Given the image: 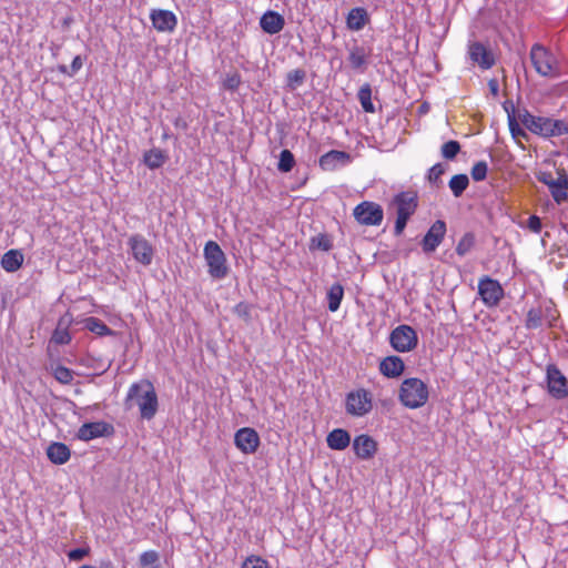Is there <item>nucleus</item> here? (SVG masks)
I'll list each match as a JSON object with an SVG mask.
<instances>
[{
    "mask_svg": "<svg viewBox=\"0 0 568 568\" xmlns=\"http://www.w3.org/2000/svg\"><path fill=\"white\" fill-rule=\"evenodd\" d=\"M552 307L550 305L545 307L544 316L547 317L549 321L555 320V315L551 314Z\"/></svg>",
    "mask_w": 568,
    "mask_h": 568,
    "instance_id": "obj_54",
    "label": "nucleus"
},
{
    "mask_svg": "<svg viewBox=\"0 0 568 568\" xmlns=\"http://www.w3.org/2000/svg\"><path fill=\"white\" fill-rule=\"evenodd\" d=\"M326 443L333 450H344L351 444V435L343 428H335L328 433Z\"/></svg>",
    "mask_w": 568,
    "mask_h": 568,
    "instance_id": "obj_24",
    "label": "nucleus"
},
{
    "mask_svg": "<svg viewBox=\"0 0 568 568\" xmlns=\"http://www.w3.org/2000/svg\"><path fill=\"white\" fill-rule=\"evenodd\" d=\"M242 568H270L266 560L257 556H251L246 558L242 565Z\"/></svg>",
    "mask_w": 568,
    "mask_h": 568,
    "instance_id": "obj_44",
    "label": "nucleus"
},
{
    "mask_svg": "<svg viewBox=\"0 0 568 568\" xmlns=\"http://www.w3.org/2000/svg\"><path fill=\"white\" fill-rule=\"evenodd\" d=\"M527 227L534 233H539L542 227L540 217L537 215L529 216L527 220Z\"/></svg>",
    "mask_w": 568,
    "mask_h": 568,
    "instance_id": "obj_49",
    "label": "nucleus"
},
{
    "mask_svg": "<svg viewBox=\"0 0 568 568\" xmlns=\"http://www.w3.org/2000/svg\"><path fill=\"white\" fill-rule=\"evenodd\" d=\"M59 71H60L61 73H64V74H68V75H69V72H70L69 68H68V67H65V65H60V67H59Z\"/></svg>",
    "mask_w": 568,
    "mask_h": 568,
    "instance_id": "obj_56",
    "label": "nucleus"
},
{
    "mask_svg": "<svg viewBox=\"0 0 568 568\" xmlns=\"http://www.w3.org/2000/svg\"><path fill=\"white\" fill-rule=\"evenodd\" d=\"M284 26V17L273 10L266 11L260 19L261 29L268 34H276L281 32Z\"/></svg>",
    "mask_w": 568,
    "mask_h": 568,
    "instance_id": "obj_20",
    "label": "nucleus"
},
{
    "mask_svg": "<svg viewBox=\"0 0 568 568\" xmlns=\"http://www.w3.org/2000/svg\"><path fill=\"white\" fill-rule=\"evenodd\" d=\"M487 172H488L487 163L485 161H478L473 165V168L470 170V175L474 181L480 182L487 178Z\"/></svg>",
    "mask_w": 568,
    "mask_h": 568,
    "instance_id": "obj_41",
    "label": "nucleus"
},
{
    "mask_svg": "<svg viewBox=\"0 0 568 568\" xmlns=\"http://www.w3.org/2000/svg\"><path fill=\"white\" fill-rule=\"evenodd\" d=\"M168 159L169 156L165 151L158 148H153L144 153L143 163L150 170H156L161 168L166 162Z\"/></svg>",
    "mask_w": 568,
    "mask_h": 568,
    "instance_id": "obj_26",
    "label": "nucleus"
},
{
    "mask_svg": "<svg viewBox=\"0 0 568 568\" xmlns=\"http://www.w3.org/2000/svg\"><path fill=\"white\" fill-rule=\"evenodd\" d=\"M294 164H295V159H294L293 153L287 149L282 150L280 153V160H278V164H277L278 171H281L283 173H287V172L292 171V169L294 168Z\"/></svg>",
    "mask_w": 568,
    "mask_h": 568,
    "instance_id": "obj_36",
    "label": "nucleus"
},
{
    "mask_svg": "<svg viewBox=\"0 0 568 568\" xmlns=\"http://www.w3.org/2000/svg\"><path fill=\"white\" fill-rule=\"evenodd\" d=\"M555 183L565 185V189H568V175L565 172L559 173L558 179H555Z\"/></svg>",
    "mask_w": 568,
    "mask_h": 568,
    "instance_id": "obj_52",
    "label": "nucleus"
},
{
    "mask_svg": "<svg viewBox=\"0 0 568 568\" xmlns=\"http://www.w3.org/2000/svg\"><path fill=\"white\" fill-rule=\"evenodd\" d=\"M52 375L59 383L63 385L71 384L73 381V371L62 365L52 367Z\"/></svg>",
    "mask_w": 568,
    "mask_h": 568,
    "instance_id": "obj_38",
    "label": "nucleus"
},
{
    "mask_svg": "<svg viewBox=\"0 0 568 568\" xmlns=\"http://www.w3.org/2000/svg\"><path fill=\"white\" fill-rule=\"evenodd\" d=\"M333 242L327 234H318L311 240V248H318L324 252L331 251Z\"/></svg>",
    "mask_w": 568,
    "mask_h": 568,
    "instance_id": "obj_39",
    "label": "nucleus"
},
{
    "mask_svg": "<svg viewBox=\"0 0 568 568\" xmlns=\"http://www.w3.org/2000/svg\"><path fill=\"white\" fill-rule=\"evenodd\" d=\"M508 125H509V131L514 138L526 136L524 129L520 128V125L517 123L515 116L509 113H508Z\"/></svg>",
    "mask_w": 568,
    "mask_h": 568,
    "instance_id": "obj_46",
    "label": "nucleus"
},
{
    "mask_svg": "<svg viewBox=\"0 0 568 568\" xmlns=\"http://www.w3.org/2000/svg\"><path fill=\"white\" fill-rule=\"evenodd\" d=\"M568 189H565V185H561V184H557V183H554L550 187H549V191H550V194L554 199V201L557 203V204H561L562 202H565L567 199H568V192H567Z\"/></svg>",
    "mask_w": 568,
    "mask_h": 568,
    "instance_id": "obj_43",
    "label": "nucleus"
},
{
    "mask_svg": "<svg viewBox=\"0 0 568 568\" xmlns=\"http://www.w3.org/2000/svg\"><path fill=\"white\" fill-rule=\"evenodd\" d=\"M468 185L469 179L466 174H456L450 179L448 183V186L455 197L462 196Z\"/></svg>",
    "mask_w": 568,
    "mask_h": 568,
    "instance_id": "obj_31",
    "label": "nucleus"
},
{
    "mask_svg": "<svg viewBox=\"0 0 568 568\" xmlns=\"http://www.w3.org/2000/svg\"><path fill=\"white\" fill-rule=\"evenodd\" d=\"M358 101L365 112L374 113L375 106L372 102V88L371 84H363L357 93Z\"/></svg>",
    "mask_w": 568,
    "mask_h": 568,
    "instance_id": "obj_30",
    "label": "nucleus"
},
{
    "mask_svg": "<svg viewBox=\"0 0 568 568\" xmlns=\"http://www.w3.org/2000/svg\"><path fill=\"white\" fill-rule=\"evenodd\" d=\"M23 263V255L17 250L6 252L1 258V266L4 271L13 273L18 271Z\"/></svg>",
    "mask_w": 568,
    "mask_h": 568,
    "instance_id": "obj_27",
    "label": "nucleus"
},
{
    "mask_svg": "<svg viewBox=\"0 0 568 568\" xmlns=\"http://www.w3.org/2000/svg\"><path fill=\"white\" fill-rule=\"evenodd\" d=\"M518 118L527 130L541 138L549 139L568 134V122L566 120L537 116L526 109L519 111Z\"/></svg>",
    "mask_w": 568,
    "mask_h": 568,
    "instance_id": "obj_1",
    "label": "nucleus"
},
{
    "mask_svg": "<svg viewBox=\"0 0 568 568\" xmlns=\"http://www.w3.org/2000/svg\"><path fill=\"white\" fill-rule=\"evenodd\" d=\"M242 83L241 74L239 72L227 73L223 80V88L227 91L234 92Z\"/></svg>",
    "mask_w": 568,
    "mask_h": 568,
    "instance_id": "obj_42",
    "label": "nucleus"
},
{
    "mask_svg": "<svg viewBox=\"0 0 568 568\" xmlns=\"http://www.w3.org/2000/svg\"><path fill=\"white\" fill-rule=\"evenodd\" d=\"M535 71L545 78H555L559 74L556 57L545 45L535 43L529 52Z\"/></svg>",
    "mask_w": 568,
    "mask_h": 568,
    "instance_id": "obj_6",
    "label": "nucleus"
},
{
    "mask_svg": "<svg viewBox=\"0 0 568 568\" xmlns=\"http://www.w3.org/2000/svg\"><path fill=\"white\" fill-rule=\"evenodd\" d=\"M475 243H476L475 234L471 232L465 233L456 246V253L459 256L467 255L475 246Z\"/></svg>",
    "mask_w": 568,
    "mask_h": 568,
    "instance_id": "obj_33",
    "label": "nucleus"
},
{
    "mask_svg": "<svg viewBox=\"0 0 568 568\" xmlns=\"http://www.w3.org/2000/svg\"><path fill=\"white\" fill-rule=\"evenodd\" d=\"M404 371L405 364L403 359L396 355L387 356L379 363L381 374L388 378H397Z\"/></svg>",
    "mask_w": 568,
    "mask_h": 568,
    "instance_id": "obj_21",
    "label": "nucleus"
},
{
    "mask_svg": "<svg viewBox=\"0 0 568 568\" xmlns=\"http://www.w3.org/2000/svg\"><path fill=\"white\" fill-rule=\"evenodd\" d=\"M469 59L478 64L481 69L488 70L495 64L493 52L479 41H474L468 44Z\"/></svg>",
    "mask_w": 568,
    "mask_h": 568,
    "instance_id": "obj_15",
    "label": "nucleus"
},
{
    "mask_svg": "<svg viewBox=\"0 0 568 568\" xmlns=\"http://www.w3.org/2000/svg\"><path fill=\"white\" fill-rule=\"evenodd\" d=\"M150 19L153 27L160 32H171L178 24L175 14L169 10H153Z\"/></svg>",
    "mask_w": 568,
    "mask_h": 568,
    "instance_id": "obj_17",
    "label": "nucleus"
},
{
    "mask_svg": "<svg viewBox=\"0 0 568 568\" xmlns=\"http://www.w3.org/2000/svg\"><path fill=\"white\" fill-rule=\"evenodd\" d=\"M478 294L487 307H495L504 297V288L497 280L485 275L478 282Z\"/></svg>",
    "mask_w": 568,
    "mask_h": 568,
    "instance_id": "obj_11",
    "label": "nucleus"
},
{
    "mask_svg": "<svg viewBox=\"0 0 568 568\" xmlns=\"http://www.w3.org/2000/svg\"><path fill=\"white\" fill-rule=\"evenodd\" d=\"M128 246L138 263L144 266H149L152 263L154 247L143 235H131L128 240Z\"/></svg>",
    "mask_w": 568,
    "mask_h": 568,
    "instance_id": "obj_12",
    "label": "nucleus"
},
{
    "mask_svg": "<svg viewBox=\"0 0 568 568\" xmlns=\"http://www.w3.org/2000/svg\"><path fill=\"white\" fill-rule=\"evenodd\" d=\"M234 312L240 317L244 318L245 321L250 320L251 317V308L248 304L241 302L234 307Z\"/></svg>",
    "mask_w": 568,
    "mask_h": 568,
    "instance_id": "obj_47",
    "label": "nucleus"
},
{
    "mask_svg": "<svg viewBox=\"0 0 568 568\" xmlns=\"http://www.w3.org/2000/svg\"><path fill=\"white\" fill-rule=\"evenodd\" d=\"M235 446L244 454H254L260 445V437L255 429L240 428L234 435Z\"/></svg>",
    "mask_w": 568,
    "mask_h": 568,
    "instance_id": "obj_14",
    "label": "nucleus"
},
{
    "mask_svg": "<svg viewBox=\"0 0 568 568\" xmlns=\"http://www.w3.org/2000/svg\"><path fill=\"white\" fill-rule=\"evenodd\" d=\"M488 87H489L490 92H491L494 95H497V94H498L499 87H498V82H497V80L491 79V80L488 82Z\"/></svg>",
    "mask_w": 568,
    "mask_h": 568,
    "instance_id": "obj_53",
    "label": "nucleus"
},
{
    "mask_svg": "<svg viewBox=\"0 0 568 568\" xmlns=\"http://www.w3.org/2000/svg\"><path fill=\"white\" fill-rule=\"evenodd\" d=\"M544 310L538 307H531L527 312L525 327L527 329H537L542 325Z\"/></svg>",
    "mask_w": 568,
    "mask_h": 568,
    "instance_id": "obj_32",
    "label": "nucleus"
},
{
    "mask_svg": "<svg viewBox=\"0 0 568 568\" xmlns=\"http://www.w3.org/2000/svg\"><path fill=\"white\" fill-rule=\"evenodd\" d=\"M169 136H170V135H169L168 131H166V130H164V132H163V134H162V139H163V140H166V139H169Z\"/></svg>",
    "mask_w": 568,
    "mask_h": 568,
    "instance_id": "obj_57",
    "label": "nucleus"
},
{
    "mask_svg": "<svg viewBox=\"0 0 568 568\" xmlns=\"http://www.w3.org/2000/svg\"><path fill=\"white\" fill-rule=\"evenodd\" d=\"M84 326L88 331L99 336H108L114 334V332L103 321H101L98 317H88L84 321Z\"/></svg>",
    "mask_w": 568,
    "mask_h": 568,
    "instance_id": "obj_29",
    "label": "nucleus"
},
{
    "mask_svg": "<svg viewBox=\"0 0 568 568\" xmlns=\"http://www.w3.org/2000/svg\"><path fill=\"white\" fill-rule=\"evenodd\" d=\"M389 343L397 352H410L417 346L418 336L412 326L403 324L392 331Z\"/></svg>",
    "mask_w": 568,
    "mask_h": 568,
    "instance_id": "obj_8",
    "label": "nucleus"
},
{
    "mask_svg": "<svg viewBox=\"0 0 568 568\" xmlns=\"http://www.w3.org/2000/svg\"><path fill=\"white\" fill-rule=\"evenodd\" d=\"M203 256L207 265V273L213 280L220 281L227 276L230 267L226 255L216 242L209 241L205 243Z\"/></svg>",
    "mask_w": 568,
    "mask_h": 568,
    "instance_id": "obj_5",
    "label": "nucleus"
},
{
    "mask_svg": "<svg viewBox=\"0 0 568 568\" xmlns=\"http://www.w3.org/2000/svg\"><path fill=\"white\" fill-rule=\"evenodd\" d=\"M51 342H53L57 345H65L71 342V335L68 331V328H62L61 324L59 323L58 327L54 329Z\"/></svg>",
    "mask_w": 568,
    "mask_h": 568,
    "instance_id": "obj_40",
    "label": "nucleus"
},
{
    "mask_svg": "<svg viewBox=\"0 0 568 568\" xmlns=\"http://www.w3.org/2000/svg\"><path fill=\"white\" fill-rule=\"evenodd\" d=\"M139 564L143 568H160V554L155 550H148L140 555Z\"/></svg>",
    "mask_w": 568,
    "mask_h": 568,
    "instance_id": "obj_34",
    "label": "nucleus"
},
{
    "mask_svg": "<svg viewBox=\"0 0 568 568\" xmlns=\"http://www.w3.org/2000/svg\"><path fill=\"white\" fill-rule=\"evenodd\" d=\"M114 434V427L112 424L99 420L84 423L81 425L77 433V437L80 440L89 442L99 437H108Z\"/></svg>",
    "mask_w": 568,
    "mask_h": 568,
    "instance_id": "obj_13",
    "label": "nucleus"
},
{
    "mask_svg": "<svg viewBox=\"0 0 568 568\" xmlns=\"http://www.w3.org/2000/svg\"><path fill=\"white\" fill-rule=\"evenodd\" d=\"M546 383L548 394L557 399L562 400L568 397V381L567 377L555 364L546 366Z\"/></svg>",
    "mask_w": 568,
    "mask_h": 568,
    "instance_id": "obj_9",
    "label": "nucleus"
},
{
    "mask_svg": "<svg viewBox=\"0 0 568 568\" xmlns=\"http://www.w3.org/2000/svg\"><path fill=\"white\" fill-rule=\"evenodd\" d=\"M445 168L442 163H436L428 171V181L430 183H437L440 176L444 174Z\"/></svg>",
    "mask_w": 568,
    "mask_h": 568,
    "instance_id": "obj_45",
    "label": "nucleus"
},
{
    "mask_svg": "<svg viewBox=\"0 0 568 568\" xmlns=\"http://www.w3.org/2000/svg\"><path fill=\"white\" fill-rule=\"evenodd\" d=\"M355 220L362 225L377 226L383 222V207L371 201H363L353 211Z\"/></svg>",
    "mask_w": 568,
    "mask_h": 568,
    "instance_id": "obj_10",
    "label": "nucleus"
},
{
    "mask_svg": "<svg viewBox=\"0 0 568 568\" xmlns=\"http://www.w3.org/2000/svg\"><path fill=\"white\" fill-rule=\"evenodd\" d=\"M429 397L427 385L419 378L409 377L403 381L398 398L407 408L416 409L424 406Z\"/></svg>",
    "mask_w": 568,
    "mask_h": 568,
    "instance_id": "obj_4",
    "label": "nucleus"
},
{
    "mask_svg": "<svg viewBox=\"0 0 568 568\" xmlns=\"http://www.w3.org/2000/svg\"><path fill=\"white\" fill-rule=\"evenodd\" d=\"M368 55L369 53L365 50L364 47L355 43L348 48L347 61L353 70L364 72L367 67Z\"/></svg>",
    "mask_w": 568,
    "mask_h": 568,
    "instance_id": "obj_23",
    "label": "nucleus"
},
{
    "mask_svg": "<svg viewBox=\"0 0 568 568\" xmlns=\"http://www.w3.org/2000/svg\"><path fill=\"white\" fill-rule=\"evenodd\" d=\"M460 143L456 140L445 142L440 148V154L446 160H454L460 152Z\"/></svg>",
    "mask_w": 568,
    "mask_h": 568,
    "instance_id": "obj_37",
    "label": "nucleus"
},
{
    "mask_svg": "<svg viewBox=\"0 0 568 568\" xmlns=\"http://www.w3.org/2000/svg\"><path fill=\"white\" fill-rule=\"evenodd\" d=\"M369 21V14L363 7L351 9L346 16V27L351 31L362 30Z\"/></svg>",
    "mask_w": 568,
    "mask_h": 568,
    "instance_id": "obj_22",
    "label": "nucleus"
},
{
    "mask_svg": "<svg viewBox=\"0 0 568 568\" xmlns=\"http://www.w3.org/2000/svg\"><path fill=\"white\" fill-rule=\"evenodd\" d=\"M100 568H114V566L110 560H106L101 562Z\"/></svg>",
    "mask_w": 568,
    "mask_h": 568,
    "instance_id": "obj_55",
    "label": "nucleus"
},
{
    "mask_svg": "<svg viewBox=\"0 0 568 568\" xmlns=\"http://www.w3.org/2000/svg\"><path fill=\"white\" fill-rule=\"evenodd\" d=\"M47 456L55 465L65 464L71 456L70 448L63 443H51L47 448Z\"/></svg>",
    "mask_w": 568,
    "mask_h": 568,
    "instance_id": "obj_25",
    "label": "nucleus"
},
{
    "mask_svg": "<svg viewBox=\"0 0 568 568\" xmlns=\"http://www.w3.org/2000/svg\"><path fill=\"white\" fill-rule=\"evenodd\" d=\"M79 568H95L94 566H91V565H82L80 566Z\"/></svg>",
    "mask_w": 568,
    "mask_h": 568,
    "instance_id": "obj_58",
    "label": "nucleus"
},
{
    "mask_svg": "<svg viewBox=\"0 0 568 568\" xmlns=\"http://www.w3.org/2000/svg\"><path fill=\"white\" fill-rule=\"evenodd\" d=\"M89 554V548H74L68 552V557L72 561L82 560Z\"/></svg>",
    "mask_w": 568,
    "mask_h": 568,
    "instance_id": "obj_48",
    "label": "nucleus"
},
{
    "mask_svg": "<svg viewBox=\"0 0 568 568\" xmlns=\"http://www.w3.org/2000/svg\"><path fill=\"white\" fill-rule=\"evenodd\" d=\"M344 296V287L339 283L333 284L327 291L328 310L336 312Z\"/></svg>",
    "mask_w": 568,
    "mask_h": 568,
    "instance_id": "obj_28",
    "label": "nucleus"
},
{
    "mask_svg": "<svg viewBox=\"0 0 568 568\" xmlns=\"http://www.w3.org/2000/svg\"><path fill=\"white\" fill-rule=\"evenodd\" d=\"M135 402L143 419H152L159 407L158 395L151 382L143 381L134 383L130 386L125 399V405L131 407V403Z\"/></svg>",
    "mask_w": 568,
    "mask_h": 568,
    "instance_id": "obj_2",
    "label": "nucleus"
},
{
    "mask_svg": "<svg viewBox=\"0 0 568 568\" xmlns=\"http://www.w3.org/2000/svg\"><path fill=\"white\" fill-rule=\"evenodd\" d=\"M446 234V223L437 220L429 227L422 241V247L425 253L434 252L443 242Z\"/></svg>",
    "mask_w": 568,
    "mask_h": 568,
    "instance_id": "obj_16",
    "label": "nucleus"
},
{
    "mask_svg": "<svg viewBox=\"0 0 568 568\" xmlns=\"http://www.w3.org/2000/svg\"><path fill=\"white\" fill-rule=\"evenodd\" d=\"M417 206L418 197L414 191H403L393 197L390 207H394L396 211L395 235L398 236L404 232L408 220L415 213Z\"/></svg>",
    "mask_w": 568,
    "mask_h": 568,
    "instance_id": "obj_3",
    "label": "nucleus"
},
{
    "mask_svg": "<svg viewBox=\"0 0 568 568\" xmlns=\"http://www.w3.org/2000/svg\"><path fill=\"white\" fill-rule=\"evenodd\" d=\"M306 78V72L302 69H295L287 73L286 85L290 90H295L301 87Z\"/></svg>",
    "mask_w": 568,
    "mask_h": 568,
    "instance_id": "obj_35",
    "label": "nucleus"
},
{
    "mask_svg": "<svg viewBox=\"0 0 568 568\" xmlns=\"http://www.w3.org/2000/svg\"><path fill=\"white\" fill-rule=\"evenodd\" d=\"M175 125H181L180 119H176Z\"/></svg>",
    "mask_w": 568,
    "mask_h": 568,
    "instance_id": "obj_59",
    "label": "nucleus"
},
{
    "mask_svg": "<svg viewBox=\"0 0 568 568\" xmlns=\"http://www.w3.org/2000/svg\"><path fill=\"white\" fill-rule=\"evenodd\" d=\"M351 155L344 151L332 150L320 158V166L324 171H334L339 166L348 164Z\"/></svg>",
    "mask_w": 568,
    "mask_h": 568,
    "instance_id": "obj_19",
    "label": "nucleus"
},
{
    "mask_svg": "<svg viewBox=\"0 0 568 568\" xmlns=\"http://www.w3.org/2000/svg\"><path fill=\"white\" fill-rule=\"evenodd\" d=\"M82 65H83L82 58L80 55L74 57L72 60V63L70 65L69 77H73L75 73H78L80 71V69L82 68Z\"/></svg>",
    "mask_w": 568,
    "mask_h": 568,
    "instance_id": "obj_50",
    "label": "nucleus"
},
{
    "mask_svg": "<svg viewBox=\"0 0 568 568\" xmlns=\"http://www.w3.org/2000/svg\"><path fill=\"white\" fill-rule=\"evenodd\" d=\"M353 449L359 459L367 460L375 455L377 443L371 436L362 434L354 438Z\"/></svg>",
    "mask_w": 568,
    "mask_h": 568,
    "instance_id": "obj_18",
    "label": "nucleus"
},
{
    "mask_svg": "<svg viewBox=\"0 0 568 568\" xmlns=\"http://www.w3.org/2000/svg\"><path fill=\"white\" fill-rule=\"evenodd\" d=\"M538 181L542 184L547 185L548 189L555 183V179L552 178L551 173L549 172H542L538 175Z\"/></svg>",
    "mask_w": 568,
    "mask_h": 568,
    "instance_id": "obj_51",
    "label": "nucleus"
},
{
    "mask_svg": "<svg viewBox=\"0 0 568 568\" xmlns=\"http://www.w3.org/2000/svg\"><path fill=\"white\" fill-rule=\"evenodd\" d=\"M346 413L351 416L363 417L373 408V398L368 390L358 388L349 392L345 399Z\"/></svg>",
    "mask_w": 568,
    "mask_h": 568,
    "instance_id": "obj_7",
    "label": "nucleus"
}]
</instances>
